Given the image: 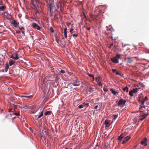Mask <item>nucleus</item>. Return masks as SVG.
Here are the masks:
<instances>
[{
    "instance_id": "dca6fc26",
    "label": "nucleus",
    "mask_w": 149,
    "mask_h": 149,
    "mask_svg": "<svg viewBox=\"0 0 149 149\" xmlns=\"http://www.w3.org/2000/svg\"><path fill=\"white\" fill-rule=\"evenodd\" d=\"M67 28H65L64 29V36L65 38H67Z\"/></svg>"
},
{
    "instance_id": "39448f33",
    "label": "nucleus",
    "mask_w": 149,
    "mask_h": 149,
    "mask_svg": "<svg viewBox=\"0 0 149 149\" xmlns=\"http://www.w3.org/2000/svg\"><path fill=\"white\" fill-rule=\"evenodd\" d=\"M126 100H124L122 99H120L117 103L118 106H119L121 105L125 104L126 103Z\"/></svg>"
},
{
    "instance_id": "423d86ee",
    "label": "nucleus",
    "mask_w": 149,
    "mask_h": 149,
    "mask_svg": "<svg viewBox=\"0 0 149 149\" xmlns=\"http://www.w3.org/2000/svg\"><path fill=\"white\" fill-rule=\"evenodd\" d=\"M32 27L38 30H40L41 29L40 27L39 26H38L37 24L35 23H33L32 24Z\"/></svg>"
},
{
    "instance_id": "79ce46f5",
    "label": "nucleus",
    "mask_w": 149,
    "mask_h": 149,
    "mask_svg": "<svg viewBox=\"0 0 149 149\" xmlns=\"http://www.w3.org/2000/svg\"><path fill=\"white\" fill-rule=\"evenodd\" d=\"M14 114L16 116H19L20 115L19 113H14Z\"/></svg>"
},
{
    "instance_id": "f03ea898",
    "label": "nucleus",
    "mask_w": 149,
    "mask_h": 149,
    "mask_svg": "<svg viewBox=\"0 0 149 149\" xmlns=\"http://www.w3.org/2000/svg\"><path fill=\"white\" fill-rule=\"evenodd\" d=\"M9 101L10 104L11 105L12 104L13 105L14 108L16 107V106L15 104H12V103H17V100L16 97L12 96H10Z\"/></svg>"
},
{
    "instance_id": "c9c22d12",
    "label": "nucleus",
    "mask_w": 149,
    "mask_h": 149,
    "mask_svg": "<svg viewBox=\"0 0 149 149\" xmlns=\"http://www.w3.org/2000/svg\"><path fill=\"white\" fill-rule=\"evenodd\" d=\"M50 31L52 33H54V30L53 28L52 27H50Z\"/></svg>"
},
{
    "instance_id": "f704fd0d",
    "label": "nucleus",
    "mask_w": 149,
    "mask_h": 149,
    "mask_svg": "<svg viewBox=\"0 0 149 149\" xmlns=\"http://www.w3.org/2000/svg\"><path fill=\"white\" fill-rule=\"evenodd\" d=\"M83 106L82 104L79 105L78 106V108L80 109L83 108Z\"/></svg>"
},
{
    "instance_id": "8fccbe9b",
    "label": "nucleus",
    "mask_w": 149,
    "mask_h": 149,
    "mask_svg": "<svg viewBox=\"0 0 149 149\" xmlns=\"http://www.w3.org/2000/svg\"><path fill=\"white\" fill-rule=\"evenodd\" d=\"M60 72L61 73H65V71L63 70H61L60 71Z\"/></svg>"
},
{
    "instance_id": "20e7f679",
    "label": "nucleus",
    "mask_w": 149,
    "mask_h": 149,
    "mask_svg": "<svg viewBox=\"0 0 149 149\" xmlns=\"http://www.w3.org/2000/svg\"><path fill=\"white\" fill-rule=\"evenodd\" d=\"M42 134L40 133V136L45 138L47 135H48V132L47 131L43 130L42 131Z\"/></svg>"
},
{
    "instance_id": "7ed1b4c3",
    "label": "nucleus",
    "mask_w": 149,
    "mask_h": 149,
    "mask_svg": "<svg viewBox=\"0 0 149 149\" xmlns=\"http://www.w3.org/2000/svg\"><path fill=\"white\" fill-rule=\"evenodd\" d=\"M32 4L34 7L37 6L38 7H40L41 6V4L39 2L38 0H34L32 1Z\"/></svg>"
},
{
    "instance_id": "c756f323",
    "label": "nucleus",
    "mask_w": 149,
    "mask_h": 149,
    "mask_svg": "<svg viewBox=\"0 0 149 149\" xmlns=\"http://www.w3.org/2000/svg\"><path fill=\"white\" fill-rule=\"evenodd\" d=\"M19 58V57H18V55L17 54H15V57H14V59L15 60H17Z\"/></svg>"
},
{
    "instance_id": "2eb2a0df",
    "label": "nucleus",
    "mask_w": 149,
    "mask_h": 149,
    "mask_svg": "<svg viewBox=\"0 0 149 149\" xmlns=\"http://www.w3.org/2000/svg\"><path fill=\"white\" fill-rule=\"evenodd\" d=\"M110 90L111 92L114 95H116V93L118 94V92H116L115 91H114L113 88H110Z\"/></svg>"
},
{
    "instance_id": "6e6d98bb",
    "label": "nucleus",
    "mask_w": 149,
    "mask_h": 149,
    "mask_svg": "<svg viewBox=\"0 0 149 149\" xmlns=\"http://www.w3.org/2000/svg\"><path fill=\"white\" fill-rule=\"evenodd\" d=\"M10 57L14 59V57L13 56V54H12L10 56Z\"/></svg>"
},
{
    "instance_id": "f8f14e48",
    "label": "nucleus",
    "mask_w": 149,
    "mask_h": 149,
    "mask_svg": "<svg viewBox=\"0 0 149 149\" xmlns=\"http://www.w3.org/2000/svg\"><path fill=\"white\" fill-rule=\"evenodd\" d=\"M104 124L106 127H109L110 125L108 120H106L104 122Z\"/></svg>"
},
{
    "instance_id": "774afa93",
    "label": "nucleus",
    "mask_w": 149,
    "mask_h": 149,
    "mask_svg": "<svg viewBox=\"0 0 149 149\" xmlns=\"http://www.w3.org/2000/svg\"><path fill=\"white\" fill-rule=\"evenodd\" d=\"M127 59V58H125V61L126 59Z\"/></svg>"
},
{
    "instance_id": "052dcab7",
    "label": "nucleus",
    "mask_w": 149,
    "mask_h": 149,
    "mask_svg": "<svg viewBox=\"0 0 149 149\" xmlns=\"http://www.w3.org/2000/svg\"><path fill=\"white\" fill-rule=\"evenodd\" d=\"M109 38H110L112 40H113V37L112 36H111V37H109Z\"/></svg>"
},
{
    "instance_id": "69168bd1",
    "label": "nucleus",
    "mask_w": 149,
    "mask_h": 149,
    "mask_svg": "<svg viewBox=\"0 0 149 149\" xmlns=\"http://www.w3.org/2000/svg\"><path fill=\"white\" fill-rule=\"evenodd\" d=\"M138 101H139V102H141V100H139H139H138Z\"/></svg>"
},
{
    "instance_id": "e2e57ef3",
    "label": "nucleus",
    "mask_w": 149,
    "mask_h": 149,
    "mask_svg": "<svg viewBox=\"0 0 149 149\" xmlns=\"http://www.w3.org/2000/svg\"><path fill=\"white\" fill-rule=\"evenodd\" d=\"M90 17L91 18H93V16L92 15H90Z\"/></svg>"
},
{
    "instance_id": "3c124183",
    "label": "nucleus",
    "mask_w": 149,
    "mask_h": 149,
    "mask_svg": "<svg viewBox=\"0 0 149 149\" xmlns=\"http://www.w3.org/2000/svg\"><path fill=\"white\" fill-rule=\"evenodd\" d=\"M50 16L51 17H52L53 16V11L50 12Z\"/></svg>"
},
{
    "instance_id": "f3484780",
    "label": "nucleus",
    "mask_w": 149,
    "mask_h": 149,
    "mask_svg": "<svg viewBox=\"0 0 149 149\" xmlns=\"http://www.w3.org/2000/svg\"><path fill=\"white\" fill-rule=\"evenodd\" d=\"M15 63V61L11 59L9 61V63L10 66H11L12 65H13L14 63Z\"/></svg>"
},
{
    "instance_id": "bf43d9fd",
    "label": "nucleus",
    "mask_w": 149,
    "mask_h": 149,
    "mask_svg": "<svg viewBox=\"0 0 149 149\" xmlns=\"http://www.w3.org/2000/svg\"><path fill=\"white\" fill-rule=\"evenodd\" d=\"M56 42L58 43V44H59V41H58V39H56Z\"/></svg>"
},
{
    "instance_id": "f257e3e1",
    "label": "nucleus",
    "mask_w": 149,
    "mask_h": 149,
    "mask_svg": "<svg viewBox=\"0 0 149 149\" xmlns=\"http://www.w3.org/2000/svg\"><path fill=\"white\" fill-rule=\"evenodd\" d=\"M122 55L119 54H117L116 56L113 57L111 58V60L113 63H119L118 59H120Z\"/></svg>"
},
{
    "instance_id": "1a4fd4ad",
    "label": "nucleus",
    "mask_w": 149,
    "mask_h": 149,
    "mask_svg": "<svg viewBox=\"0 0 149 149\" xmlns=\"http://www.w3.org/2000/svg\"><path fill=\"white\" fill-rule=\"evenodd\" d=\"M147 141V138H145L141 142V145H143L145 146H146L147 145V144L146 143Z\"/></svg>"
},
{
    "instance_id": "a18cd8bd",
    "label": "nucleus",
    "mask_w": 149,
    "mask_h": 149,
    "mask_svg": "<svg viewBox=\"0 0 149 149\" xmlns=\"http://www.w3.org/2000/svg\"><path fill=\"white\" fill-rule=\"evenodd\" d=\"M103 90L104 92H107L108 91V89L105 88H103Z\"/></svg>"
},
{
    "instance_id": "4468645a",
    "label": "nucleus",
    "mask_w": 149,
    "mask_h": 149,
    "mask_svg": "<svg viewBox=\"0 0 149 149\" xmlns=\"http://www.w3.org/2000/svg\"><path fill=\"white\" fill-rule=\"evenodd\" d=\"M133 58L132 57V58H127V63H132V59Z\"/></svg>"
},
{
    "instance_id": "473e14b6",
    "label": "nucleus",
    "mask_w": 149,
    "mask_h": 149,
    "mask_svg": "<svg viewBox=\"0 0 149 149\" xmlns=\"http://www.w3.org/2000/svg\"><path fill=\"white\" fill-rule=\"evenodd\" d=\"M54 0H48V1L47 2V3H50V4H53L54 3Z\"/></svg>"
},
{
    "instance_id": "13d9d810",
    "label": "nucleus",
    "mask_w": 149,
    "mask_h": 149,
    "mask_svg": "<svg viewBox=\"0 0 149 149\" xmlns=\"http://www.w3.org/2000/svg\"><path fill=\"white\" fill-rule=\"evenodd\" d=\"M98 107V105L95 106L94 108V109H96L97 108V107Z\"/></svg>"
},
{
    "instance_id": "6e6552de",
    "label": "nucleus",
    "mask_w": 149,
    "mask_h": 149,
    "mask_svg": "<svg viewBox=\"0 0 149 149\" xmlns=\"http://www.w3.org/2000/svg\"><path fill=\"white\" fill-rule=\"evenodd\" d=\"M43 115V111H42L40 113L39 115H35V117L36 118V120H38V119L40 118Z\"/></svg>"
},
{
    "instance_id": "aec40b11",
    "label": "nucleus",
    "mask_w": 149,
    "mask_h": 149,
    "mask_svg": "<svg viewBox=\"0 0 149 149\" xmlns=\"http://www.w3.org/2000/svg\"><path fill=\"white\" fill-rule=\"evenodd\" d=\"M9 65H8V64L7 63L6 64V67H5V71H6V72H7L9 68Z\"/></svg>"
},
{
    "instance_id": "ddd939ff",
    "label": "nucleus",
    "mask_w": 149,
    "mask_h": 149,
    "mask_svg": "<svg viewBox=\"0 0 149 149\" xmlns=\"http://www.w3.org/2000/svg\"><path fill=\"white\" fill-rule=\"evenodd\" d=\"M11 24H13L15 27H17V23L15 20H14L13 21L11 22Z\"/></svg>"
},
{
    "instance_id": "ea45409f",
    "label": "nucleus",
    "mask_w": 149,
    "mask_h": 149,
    "mask_svg": "<svg viewBox=\"0 0 149 149\" xmlns=\"http://www.w3.org/2000/svg\"><path fill=\"white\" fill-rule=\"evenodd\" d=\"M144 101H146L148 100V98L147 96H146L144 99H143Z\"/></svg>"
},
{
    "instance_id": "680f3d73",
    "label": "nucleus",
    "mask_w": 149,
    "mask_h": 149,
    "mask_svg": "<svg viewBox=\"0 0 149 149\" xmlns=\"http://www.w3.org/2000/svg\"><path fill=\"white\" fill-rule=\"evenodd\" d=\"M113 45V43H112V44H111V45H110V47H109V48H111V47Z\"/></svg>"
},
{
    "instance_id": "37998d69",
    "label": "nucleus",
    "mask_w": 149,
    "mask_h": 149,
    "mask_svg": "<svg viewBox=\"0 0 149 149\" xmlns=\"http://www.w3.org/2000/svg\"><path fill=\"white\" fill-rule=\"evenodd\" d=\"M14 111V109H9V112H13Z\"/></svg>"
},
{
    "instance_id": "cd10ccee",
    "label": "nucleus",
    "mask_w": 149,
    "mask_h": 149,
    "mask_svg": "<svg viewBox=\"0 0 149 149\" xmlns=\"http://www.w3.org/2000/svg\"><path fill=\"white\" fill-rule=\"evenodd\" d=\"M88 75L89 77L93 78V81L94 80V75L93 74H89L88 73Z\"/></svg>"
},
{
    "instance_id": "09e8293b",
    "label": "nucleus",
    "mask_w": 149,
    "mask_h": 149,
    "mask_svg": "<svg viewBox=\"0 0 149 149\" xmlns=\"http://www.w3.org/2000/svg\"><path fill=\"white\" fill-rule=\"evenodd\" d=\"M84 27H85L88 30H90V27H87L86 26H84Z\"/></svg>"
},
{
    "instance_id": "864d4df0",
    "label": "nucleus",
    "mask_w": 149,
    "mask_h": 149,
    "mask_svg": "<svg viewBox=\"0 0 149 149\" xmlns=\"http://www.w3.org/2000/svg\"><path fill=\"white\" fill-rule=\"evenodd\" d=\"M66 24L67 25V26H69L71 24V23L67 22L66 23Z\"/></svg>"
},
{
    "instance_id": "0eeeda50",
    "label": "nucleus",
    "mask_w": 149,
    "mask_h": 149,
    "mask_svg": "<svg viewBox=\"0 0 149 149\" xmlns=\"http://www.w3.org/2000/svg\"><path fill=\"white\" fill-rule=\"evenodd\" d=\"M130 137L129 136H127L125 137L123 140L122 143L124 144L130 138Z\"/></svg>"
},
{
    "instance_id": "b1692460",
    "label": "nucleus",
    "mask_w": 149,
    "mask_h": 149,
    "mask_svg": "<svg viewBox=\"0 0 149 149\" xmlns=\"http://www.w3.org/2000/svg\"><path fill=\"white\" fill-rule=\"evenodd\" d=\"M21 97H23L28 98H31L32 97V95H29V96L25 95V96H22Z\"/></svg>"
},
{
    "instance_id": "bb28decb",
    "label": "nucleus",
    "mask_w": 149,
    "mask_h": 149,
    "mask_svg": "<svg viewBox=\"0 0 149 149\" xmlns=\"http://www.w3.org/2000/svg\"><path fill=\"white\" fill-rule=\"evenodd\" d=\"M138 88H136L135 89H133V90H132L133 93H135L137 92Z\"/></svg>"
},
{
    "instance_id": "de8ad7c7",
    "label": "nucleus",
    "mask_w": 149,
    "mask_h": 149,
    "mask_svg": "<svg viewBox=\"0 0 149 149\" xmlns=\"http://www.w3.org/2000/svg\"><path fill=\"white\" fill-rule=\"evenodd\" d=\"M145 101H144L143 100H142V101H141V103L142 105H143L145 102Z\"/></svg>"
},
{
    "instance_id": "72a5a7b5",
    "label": "nucleus",
    "mask_w": 149,
    "mask_h": 149,
    "mask_svg": "<svg viewBox=\"0 0 149 149\" xmlns=\"http://www.w3.org/2000/svg\"><path fill=\"white\" fill-rule=\"evenodd\" d=\"M6 14V15H7V17H10H10H12V16H11V15L10 14H9V13H7V12H5V14Z\"/></svg>"
},
{
    "instance_id": "c03bdc74",
    "label": "nucleus",
    "mask_w": 149,
    "mask_h": 149,
    "mask_svg": "<svg viewBox=\"0 0 149 149\" xmlns=\"http://www.w3.org/2000/svg\"><path fill=\"white\" fill-rule=\"evenodd\" d=\"M72 36L74 37H77L78 36V34H73Z\"/></svg>"
},
{
    "instance_id": "2f4dec72",
    "label": "nucleus",
    "mask_w": 149,
    "mask_h": 149,
    "mask_svg": "<svg viewBox=\"0 0 149 149\" xmlns=\"http://www.w3.org/2000/svg\"><path fill=\"white\" fill-rule=\"evenodd\" d=\"M129 94L131 96H132L134 95L132 90H131V91H130L129 92Z\"/></svg>"
},
{
    "instance_id": "9b49d317",
    "label": "nucleus",
    "mask_w": 149,
    "mask_h": 149,
    "mask_svg": "<svg viewBox=\"0 0 149 149\" xmlns=\"http://www.w3.org/2000/svg\"><path fill=\"white\" fill-rule=\"evenodd\" d=\"M19 29L21 31V32L24 35H25V31H24V28L22 26H19Z\"/></svg>"
},
{
    "instance_id": "393cba45",
    "label": "nucleus",
    "mask_w": 149,
    "mask_h": 149,
    "mask_svg": "<svg viewBox=\"0 0 149 149\" xmlns=\"http://www.w3.org/2000/svg\"><path fill=\"white\" fill-rule=\"evenodd\" d=\"M82 104H83V107H87L88 106L89 103H82Z\"/></svg>"
},
{
    "instance_id": "603ef678",
    "label": "nucleus",
    "mask_w": 149,
    "mask_h": 149,
    "mask_svg": "<svg viewBox=\"0 0 149 149\" xmlns=\"http://www.w3.org/2000/svg\"><path fill=\"white\" fill-rule=\"evenodd\" d=\"M145 119V118H140L139 119V120H140V121H142V120H143L144 119Z\"/></svg>"
},
{
    "instance_id": "338daca9",
    "label": "nucleus",
    "mask_w": 149,
    "mask_h": 149,
    "mask_svg": "<svg viewBox=\"0 0 149 149\" xmlns=\"http://www.w3.org/2000/svg\"><path fill=\"white\" fill-rule=\"evenodd\" d=\"M143 107L144 108V109H145L146 108V106H143Z\"/></svg>"
},
{
    "instance_id": "412c9836",
    "label": "nucleus",
    "mask_w": 149,
    "mask_h": 149,
    "mask_svg": "<svg viewBox=\"0 0 149 149\" xmlns=\"http://www.w3.org/2000/svg\"><path fill=\"white\" fill-rule=\"evenodd\" d=\"M88 91L90 93L93 92L94 91V90L93 88L91 87H89L88 88Z\"/></svg>"
},
{
    "instance_id": "6ab92c4d",
    "label": "nucleus",
    "mask_w": 149,
    "mask_h": 149,
    "mask_svg": "<svg viewBox=\"0 0 149 149\" xmlns=\"http://www.w3.org/2000/svg\"><path fill=\"white\" fill-rule=\"evenodd\" d=\"M124 137V136L123 134H121L120 136H118V140L120 141Z\"/></svg>"
},
{
    "instance_id": "a19ab883",
    "label": "nucleus",
    "mask_w": 149,
    "mask_h": 149,
    "mask_svg": "<svg viewBox=\"0 0 149 149\" xmlns=\"http://www.w3.org/2000/svg\"><path fill=\"white\" fill-rule=\"evenodd\" d=\"M74 29L73 28H71L70 30V32L71 34H72L73 33V32H72V31Z\"/></svg>"
},
{
    "instance_id": "0e129e2a",
    "label": "nucleus",
    "mask_w": 149,
    "mask_h": 149,
    "mask_svg": "<svg viewBox=\"0 0 149 149\" xmlns=\"http://www.w3.org/2000/svg\"><path fill=\"white\" fill-rule=\"evenodd\" d=\"M54 17L55 18H56V14H55L54 15Z\"/></svg>"
},
{
    "instance_id": "a878e982",
    "label": "nucleus",
    "mask_w": 149,
    "mask_h": 149,
    "mask_svg": "<svg viewBox=\"0 0 149 149\" xmlns=\"http://www.w3.org/2000/svg\"><path fill=\"white\" fill-rule=\"evenodd\" d=\"M51 113V111H47L45 113V115L46 116L49 115Z\"/></svg>"
},
{
    "instance_id": "58836bf2",
    "label": "nucleus",
    "mask_w": 149,
    "mask_h": 149,
    "mask_svg": "<svg viewBox=\"0 0 149 149\" xmlns=\"http://www.w3.org/2000/svg\"><path fill=\"white\" fill-rule=\"evenodd\" d=\"M97 84L99 86H102V84L100 82H98L97 83Z\"/></svg>"
},
{
    "instance_id": "4c0bfd02",
    "label": "nucleus",
    "mask_w": 149,
    "mask_h": 149,
    "mask_svg": "<svg viewBox=\"0 0 149 149\" xmlns=\"http://www.w3.org/2000/svg\"><path fill=\"white\" fill-rule=\"evenodd\" d=\"M24 108L26 109H29L31 108V107H27L26 106H25L24 107Z\"/></svg>"
},
{
    "instance_id": "c85d7f7f",
    "label": "nucleus",
    "mask_w": 149,
    "mask_h": 149,
    "mask_svg": "<svg viewBox=\"0 0 149 149\" xmlns=\"http://www.w3.org/2000/svg\"><path fill=\"white\" fill-rule=\"evenodd\" d=\"M113 116L114 117V118H113V120H115L117 118L118 116V115H113Z\"/></svg>"
},
{
    "instance_id": "e433bc0d",
    "label": "nucleus",
    "mask_w": 149,
    "mask_h": 149,
    "mask_svg": "<svg viewBox=\"0 0 149 149\" xmlns=\"http://www.w3.org/2000/svg\"><path fill=\"white\" fill-rule=\"evenodd\" d=\"M112 29H111V28H109L108 27H106V30L107 31H111Z\"/></svg>"
},
{
    "instance_id": "49530a36",
    "label": "nucleus",
    "mask_w": 149,
    "mask_h": 149,
    "mask_svg": "<svg viewBox=\"0 0 149 149\" xmlns=\"http://www.w3.org/2000/svg\"><path fill=\"white\" fill-rule=\"evenodd\" d=\"M77 97H79V94L77 93V94L75 95L74 97V98H76Z\"/></svg>"
},
{
    "instance_id": "5701e85b",
    "label": "nucleus",
    "mask_w": 149,
    "mask_h": 149,
    "mask_svg": "<svg viewBox=\"0 0 149 149\" xmlns=\"http://www.w3.org/2000/svg\"><path fill=\"white\" fill-rule=\"evenodd\" d=\"M148 113L146 114H144L142 115L141 116V117L142 118H146V117H147V116H148Z\"/></svg>"
},
{
    "instance_id": "5fc2aeb1",
    "label": "nucleus",
    "mask_w": 149,
    "mask_h": 149,
    "mask_svg": "<svg viewBox=\"0 0 149 149\" xmlns=\"http://www.w3.org/2000/svg\"><path fill=\"white\" fill-rule=\"evenodd\" d=\"M143 105H142V104H141V105H140V108H139V109L140 110H141V109L142 108H143Z\"/></svg>"
},
{
    "instance_id": "4d7b16f0",
    "label": "nucleus",
    "mask_w": 149,
    "mask_h": 149,
    "mask_svg": "<svg viewBox=\"0 0 149 149\" xmlns=\"http://www.w3.org/2000/svg\"><path fill=\"white\" fill-rule=\"evenodd\" d=\"M112 71L113 72H116V69H113L112 70Z\"/></svg>"
},
{
    "instance_id": "a211bd4d",
    "label": "nucleus",
    "mask_w": 149,
    "mask_h": 149,
    "mask_svg": "<svg viewBox=\"0 0 149 149\" xmlns=\"http://www.w3.org/2000/svg\"><path fill=\"white\" fill-rule=\"evenodd\" d=\"M6 9L5 6H1L0 7V10L1 11H3Z\"/></svg>"
},
{
    "instance_id": "4be33fe9",
    "label": "nucleus",
    "mask_w": 149,
    "mask_h": 149,
    "mask_svg": "<svg viewBox=\"0 0 149 149\" xmlns=\"http://www.w3.org/2000/svg\"><path fill=\"white\" fill-rule=\"evenodd\" d=\"M123 90L124 91H126L127 92H128V88L127 86H126L123 88Z\"/></svg>"
},
{
    "instance_id": "9d476101",
    "label": "nucleus",
    "mask_w": 149,
    "mask_h": 149,
    "mask_svg": "<svg viewBox=\"0 0 149 149\" xmlns=\"http://www.w3.org/2000/svg\"><path fill=\"white\" fill-rule=\"evenodd\" d=\"M47 3L49 4L48 8L49 12H52V9L53 8V6H52V5L53 4H50V3Z\"/></svg>"
},
{
    "instance_id": "7c9ffc66",
    "label": "nucleus",
    "mask_w": 149,
    "mask_h": 149,
    "mask_svg": "<svg viewBox=\"0 0 149 149\" xmlns=\"http://www.w3.org/2000/svg\"><path fill=\"white\" fill-rule=\"evenodd\" d=\"M116 75H119L120 76H122H122H123V74H121L120 73L118 72H116Z\"/></svg>"
}]
</instances>
